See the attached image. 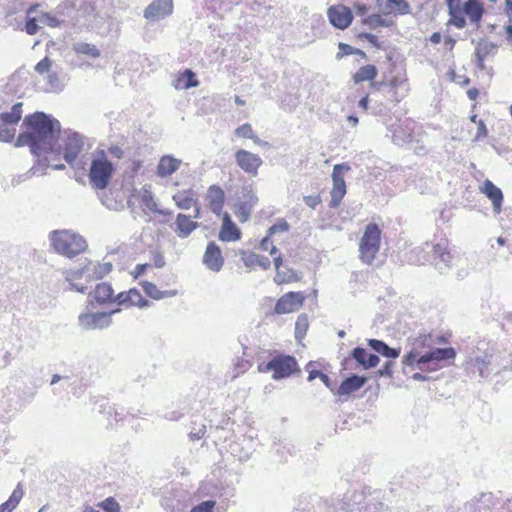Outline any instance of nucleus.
<instances>
[{
	"instance_id": "47",
	"label": "nucleus",
	"mask_w": 512,
	"mask_h": 512,
	"mask_svg": "<svg viewBox=\"0 0 512 512\" xmlns=\"http://www.w3.org/2000/svg\"><path fill=\"white\" fill-rule=\"evenodd\" d=\"M79 325L84 329H93L96 326V313H82L79 315Z\"/></svg>"
},
{
	"instance_id": "2",
	"label": "nucleus",
	"mask_w": 512,
	"mask_h": 512,
	"mask_svg": "<svg viewBox=\"0 0 512 512\" xmlns=\"http://www.w3.org/2000/svg\"><path fill=\"white\" fill-rule=\"evenodd\" d=\"M449 14L448 24L463 29L470 24L479 25L485 14L484 3L481 0H446Z\"/></svg>"
},
{
	"instance_id": "55",
	"label": "nucleus",
	"mask_w": 512,
	"mask_h": 512,
	"mask_svg": "<svg viewBox=\"0 0 512 512\" xmlns=\"http://www.w3.org/2000/svg\"><path fill=\"white\" fill-rule=\"evenodd\" d=\"M90 168H89V182L92 188L96 189V156L91 154L90 157Z\"/></svg>"
},
{
	"instance_id": "8",
	"label": "nucleus",
	"mask_w": 512,
	"mask_h": 512,
	"mask_svg": "<svg viewBox=\"0 0 512 512\" xmlns=\"http://www.w3.org/2000/svg\"><path fill=\"white\" fill-rule=\"evenodd\" d=\"M351 167L347 163L336 164L333 167L332 172V181L333 187L330 192L331 200L329 206L331 208H336L340 205L342 199L346 194V183L344 179V174L350 171Z\"/></svg>"
},
{
	"instance_id": "52",
	"label": "nucleus",
	"mask_w": 512,
	"mask_h": 512,
	"mask_svg": "<svg viewBox=\"0 0 512 512\" xmlns=\"http://www.w3.org/2000/svg\"><path fill=\"white\" fill-rule=\"evenodd\" d=\"M38 20L40 24L49 27H58L60 25L59 20L49 13H42L40 16H38Z\"/></svg>"
},
{
	"instance_id": "1",
	"label": "nucleus",
	"mask_w": 512,
	"mask_h": 512,
	"mask_svg": "<svg viewBox=\"0 0 512 512\" xmlns=\"http://www.w3.org/2000/svg\"><path fill=\"white\" fill-rule=\"evenodd\" d=\"M24 124L29 127L45 154L49 155L46 158L48 166L54 170L64 169V164L54 163L60 160L61 156V148L59 145H56L57 134L60 131L59 121L43 112H36L25 117Z\"/></svg>"
},
{
	"instance_id": "44",
	"label": "nucleus",
	"mask_w": 512,
	"mask_h": 512,
	"mask_svg": "<svg viewBox=\"0 0 512 512\" xmlns=\"http://www.w3.org/2000/svg\"><path fill=\"white\" fill-rule=\"evenodd\" d=\"M72 50L78 55H87L92 58L96 57V48L94 45L86 42H76L72 45Z\"/></svg>"
},
{
	"instance_id": "36",
	"label": "nucleus",
	"mask_w": 512,
	"mask_h": 512,
	"mask_svg": "<svg viewBox=\"0 0 512 512\" xmlns=\"http://www.w3.org/2000/svg\"><path fill=\"white\" fill-rule=\"evenodd\" d=\"M369 346L377 353L387 357L395 359L399 356L400 350L389 347L381 340L370 339L368 341Z\"/></svg>"
},
{
	"instance_id": "41",
	"label": "nucleus",
	"mask_w": 512,
	"mask_h": 512,
	"mask_svg": "<svg viewBox=\"0 0 512 512\" xmlns=\"http://www.w3.org/2000/svg\"><path fill=\"white\" fill-rule=\"evenodd\" d=\"M38 5H33L27 10V18L25 22V31L28 35H35L39 30L38 17H31L32 13H35Z\"/></svg>"
},
{
	"instance_id": "60",
	"label": "nucleus",
	"mask_w": 512,
	"mask_h": 512,
	"mask_svg": "<svg viewBox=\"0 0 512 512\" xmlns=\"http://www.w3.org/2000/svg\"><path fill=\"white\" fill-rule=\"evenodd\" d=\"M303 200L305 204L312 209L321 203V197L319 195L305 196Z\"/></svg>"
},
{
	"instance_id": "19",
	"label": "nucleus",
	"mask_w": 512,
	"mask_h": 512,
	"mask_svg": "<svg viewBox=\"0 0 512 512\" xmlns=\"http://www.w3.org/2000/svg\"><path fill=\"white\" fill-rule=\"evenodd\" d=\"M288 229L289 225L287 221L284 219L279 220L277 223H275L273 226L269 228L267 236L263 238L260 242L259 249L263 252H269V254L273 256V259L275 258V256L280 255L278 253L276 246L274 245L272 237L276 233L287 232Z\"/></svg>"
},
{
	"instance_id": "18",
	"label": "nucleus",
	"mask_w": 512,
	"mask_h": 512,
	"mask_svg": "<svg viewBox=\"0 0 512 512\" xmlns=\"http://www.w3.org/2000/svg\"><path fill=\"white\" fill-rule=\"evenodd\" d=\"M173 0H153L144 10V17L148 20L163 19L173 13Z\"/></svg>"
},
{
	"instance_id": "29",
	"label": "nucleus",
	"mask_w": 512,
	"mask_h": 512,
	"mask_svg": "<svg viewBox=\"0 0 512 512\" xmlns=\"http://www.w3.org/2000/svg\"><path fill=\"white\" fill-rule=\"evenodd\" d=\"M194 216L179 213L176 217V233L179 237L185 238L189 236L197 227L198 223L193 220Z\"/></svg>"
},
{
	"instance_id": "39",
	"label": "nucleus",
	"mask_w": 512,
	"mask_h": 512,
	"mask_svg": "<svg viewBox=\"0 0 512 512\" xmlns=\"http://www.w3.org/2000/svg\"><path fill=\"white\" fill-rule=\"evenodd\" d=\"M22 106L23 104L21 102L14 104L10 112L0 114V120L5 124H17L22 116Z\"/></svg>"
},
{
	"instance_id": "25",
	"label": "nucleus",
	"mask_w": 512,
	"mask_h": 512,
	"mask_svg": "<svg viewBox=\"0 0 512 512\" xmlns=\"http://www.w3.org/2000/svg\"><path fill=\"white\" fill-rule=\"evenodd\" d=\"M378 75V69L373 64H366L361 66L351 77L354 84H359L365 81L370 82V86L374 89H379L381 83L375 82Z\"/></svg>"
},
{
	"instance_id": "20",
	"label": "nucleus",
	"mask_w": 512,
	"mask_h": 512,
	"mask_svg": "<svg viewBox=\"0 0 512 512\" xmlns=\"http://www.w3.org/2000/svg\"><path fill=\"white\" fill-rule=\"evenodd\" d=\"M203 264L213 272H219L224 265L221 248L214 242L208 243L203 254Z\"/></svg>"
},
{
	"instance_id": "53",
	"label": "nucleus",
	"mask_w": 512,
	"mask_h": 512,
	"mask_svg": "<svg viewBox=\"0 0 512 512\" xmlns=\"http://www.w3.org/2000/svg\"><path fill=\"white\" fill-rule=\"evenodd\" d=\"M242 260L244 264L251 269L257 268V253L255 252H243L242 253Z\"/></svg>"
},
{
	"instance_id": "7",
	"label": "nucleus",
	"mask_w": 512,
	"mask_h": 512,
	"mask_svg": "<svg viewBox=\"0 0 512 512\" xmlns=\"http://www.w3.org/2000/svg\"><path fill=\"white\" fill-rule=\"evenodd\" d=\"M118 302L117 294H114L112 286L109 283L103 282L98 284V306L107 305L106 308L100 309L98 307V328H103L109 325L111 315L117 313L114 311L115 303Z\"/></svg>"
},
{
	"instance_id": "37",
	"label": "nucleus",
	"mask_w": 512,
	"mask_h": 512,
	"mask_svg": "<svg viewBox=\"0 0 512 512\" xmlns=\"http://www.w3.org/2000/svg\"><path fill=\"white\" fill-rule=\"evenodd\" d=\"M432 251L434 257L439 258L445 263L451 262L452 255L449 248V241L447 239H442L440 242L436 243L433 246Z\"/></svg>"
},
{
	"instance_id": "17",
	"label": "nucleus",
	"mask_w": 512,
	"mask_h": 512,
	"mask_svg": "<svg viewBox=\"0 0 512 512\" xmlns=\"http://www.w3.org/2000/svg\"><path fill=\"white\" fill-rule=\"evenodd\" d=\"M118 302H114L115 308L114 311H120L121 306L131 307L137 306L139 308H144L149 305V301L146 300L136 288H132L127 292H120L117 294Z\"/></svg>"
},
{
	"instance_id": "43",
	"label": "nucleus",
	"mask_w": 512,
	"mask_h": 512,
	"mask_svg": "<svg viewBox=\"0 0 512 512\" xmlns=\"http://www.w3.org/2000/svg\"><path fill=\"white\" fill-rule=\"evenodd\" d=\"M309 328V321L306 314H300L297 317L296 323H295V337L297 339H302L305 337L307 331Z\"/></svg>"
},
{
	"instance_id": "57",
	"label": "nucleus",
	"mask_w": 512,
	"mask_h": 512,
	"mask_svg": "<svg viewBox=\"0 0 512 512\" xmlns=\"http://www.w3.org/2000/svg\"><path fill=\"white\" fill-rule=\"evenodd\" d=\"M358 37L360 39H365L367 40L373 47H375L376 49H381L382 48V43L379 41V39L377 38V36L371 34V33H360L358 35Z\"/></svg>"
},
{
	"instance_id": "28",
	"label": "nucleus",
	"mask_w": 512,
	"mask_h": 512,
	"mask_svg": "<svg viewBox=\"0 0 512 512\" xmlns=\"http://www.w3.org/2000/svg\"><path fill=\"white\" fill-rule=\"evenodd\" d=\"M181 165V160L171 156L164 155L160 158L159 163L157 165L156 171L157 175L164 178L172 175L176 172Z\"/></svg>"
},
{
	"instance_id": "46",
	"label": "nucleus",
	"mask_w": 512,
	"mask_h": 512,
	"mask_svg": "<svg viewBox=\"0 0 512 512\" xmlns=\"http://www.w3.org/2000/svg\"><path fill=\"white\" fill-rule=\"evenodd\" d=\"M339 52L337 53V59H341L344 56L348 55H358L361 58H366V53L363 50L353 48L351 45L346 43H339L338 45Z\"/></svg>"
},
{
	"instance_id": "3",
	"label": "nucleus",
	"mask_w": 512,
	"mask_h": 512,
	"mask_svg": "<svg viewBox=\"0 0 512 512\" xmlns=\"http://www.w3.org/2000/svg\"><path fill=\"white\" fill-rule=\"evenodd\" d=\"M54 250L65 257L73 258L84 252L88 244L78 233L72 230H55L49 233Z\"/></svg>"
},
{
	"instance_id": "6",
	"label": "nucleus",
	"mask_w": 512,
	"mask_h": 512,
	"mask_svg": "<svg viewBox=\"0 0 512 512\" xmlns=\"http://www.w3.org/2000/svg\"><path fill=\"white\" fill-rule=\"evenodd\" d=\"M455 355L456 352L451 347L435 348L423 355L413 349L403 357L402 363L404 366L423 370L425 365L430 362L454 359Z\"/></svg>"
},
{
	"instance_id": "49",
	"label": "nucleus",
	"mask_w": 512,
	"mask_h": 512,
	"mask_svg": "<svg viewBox=\"0 0 512 512\" xmlns=\"http://www.w3.org/2000/svg\"><path fill=\"white\" fill-rule=\"evenodd\" d=\"M52 65H53V61L48 56H46L35 65L34 70L39 75L48 74V73H50Z\"/></svg>"
},
{
	"instance_id": "16",
	"label": "nucleus",
	"mask_w": 512,
	"mask_h": 512,
	"mask_svg": "<svg viewBox=\"0 0 512 512\" xmlns=\"http://www.w3.org/2000/svg\"><path fill=\"white\" fill-rule=\"evenodd\" d=\"M84 140L81 135L76 132L67 133L66 138L64 139V160L72 165L78 154L83 150Z\"/></svg>"
},
{
	"instance_id": "35",
	"label": "nucleus",
	"mask_w": 512,
	"mask_h": 512,
	"mask_svg": "<svg viewBox=\"0 0 512 512\" xmlns=\"http://www.w3.org/2000/svg\"><path fill=\"white\" fill-rule=\"evenodd\" d=\"M140 285L146 295L155 300H160L176 295V291H160L154 283L149 281H143L140 283Z\"/></svg>"
},
{
	"instance_id": "64",
	"label": "nucleus",
	"mask_w": 512,
	"mask_h": 512,
	"mask_svg": "<svg viewBox=\"0 0 512 512\" xmlns=\"http://www.w3.org/2000/svg\"><path fill=\"white\" fill-rule=\"evenodd\" d=\"M443 43H444L445 49L451 52V51H453V49L455 47L456 40L454 38H452L451 36H447L444 38Z\"/></svg>"
},
{
	"instance_id": "48",
	"label": "nucleus",
	"mask_w": 512,
	"mask_h": 512,
	"mask_svg": "<svg viewBox=\"0 0 512 512\" xmlns=\"http://www.w3.org/2000/svg\"><path fill=\"white\" fill-rule=\"evenodd\" d=\"M104 512H120L121 508L119 503L113 497H108L98 504Z\"/></svg>"
},
{
	"instance_id": "59",
	"label": "nucleus",
	"mask_w": 512,
	"mask_h": 512,
	"mask_svg": "<svg viewBox=\"0 0 512 512\" xmlns=\"http://www.w3.org/2000/svg\"><path fill=\"white\" fill-rule=\"evenodd\" d=\"M14 132L15 130H11L4 125H0V141L10 142L14 137Z\"/></svg>"
},
{
	"instance_id": "63",
	"label": "nucleus",
	"mask_w": 512,
	"mask_h": 512,
	"mask_svg": "<svg viewBox=\"0 0 512 512\" xmlns=\"http://www.w3.org/2000/svg\"><path fill=\"white\" fill-rule=\"evenodd\" d=\"M257 260H258L257 267L264 269V270L270 268L271 261L268 257H266L264 255L257 254Z\"/></svg>"
},
{
	"instance_id": "9",
	"label": "nucleus",
	"mask_w": 512,
	"mask_h": 512,
	"mask_svg": "<svg viewBox=\"0 0 512 512\" xmlns=\"http://www.w3.org/2000/svg\"><path fill=\"white\" fill-rule=\"evenodd\" d=\"M236 165L249 177H256L263 165L262 158L246 149H238L234 154Z\"/></svg>"
},
{
	"instance_id": "42",
	"label": "nucleus",
	"mask_w": 512,
	"mask_h": 512,
	"mask_svg": "<svg viewBox=\"0 0 512 512\" xmlns=\"http://www.w3.org/2000/svg\"><path fill=\"white\" fill-rule=\"evenodd\" d=\"M235 135L240 138L251 139L255 144H260L261 141L254 133V130L249 123H245L235 129Z\"/></svg>"
},
{
	"instance_id": "10",
	"label": "nucleus",
	"mask_w": 512,
	"mask_h": 512,
	"mask_svg": "<svg viewBox=\"0 0 512 512\" xmlns=\"http://www.w3.org/2000/svg\"><path fill=\"white\" fill-rule=\"evenodd\" d=\"M305 300L306 294L302 291L287 292L276 301L274 313L277 315L294 313L303 307Z\"/></svg>"
},
{
	"instance_id": "33",
	"label": "nucleus",
	"mask_w": 512,
	"mask_h": 512,
	"mask_svg": "<svg viewBox=\"0 0 512 512\" xmlns=\"http://www.w3.org/2000/svg\"><path fill=\"white\" fill-rule=\"evenodd\" d=\"M199 85L195 73L190 69H185L174 80V87L178 90L189 89Z\"/></svg>"
},
{
	"instance_id": "22",
	"label": "nucleus",
	"mask_w": 512,
	"mask_h": 512,
	"mask_svg": "<svg viewBox=\"0 0 512 512\" xmlns=\"http://www.w3.org/2000/svg\"><path fill=\"white\" fill-rule=\"evenodd\" d=\"M283 260L281 255H277L274 258V266H275V276H274V282L277 285L282 284H290L294 282L300 281L299 274L291 268H284L282 269Z\"/></svg>"
},
{
	"instance_id": "23",
	"label": "nucleus",
	"mask_w": 512,
	"mask_h": 512,
	"mask_svg": "<svg viewBox=\"0 0 512 512\" xmlns=\"http://www.w3.org/2000/svg\"><path fill=\"white\" fill-rule=\"evenodd\" d=\"M133 196L137 199L145 213H160L150 185H144L139 191L133 194Z\"/></svg>"
},
{
	"instance_id": "45",
	"label": "nucleus",
	"mask_w": 512,
	"mask_h": 512,
	"mask_svg": "<svg viewBox=\"0 0 512 512\" xmlns=\"http://www.w3.org/2000/svg\"><path fill=\"white\" fill-rule=\"evenodd\" d=\"M504 13L507 16V24L504 26L506 39L512 44V0H506Z\"/></svg>"
},
{
	"instance_id": "38",
	"label": "nucleus",
	"mask_w": 512,
	"mask_h": 512,
	"mask_svg": "<svg viewBox=\"0 0 512 512\" xmlns=\"http://www.w3.org/2000/svg\"><path fill=\"white\" fill-rule=\"evenodd\" d=\"M84 273H85L84 269H81V270H67L65 272V279H66L67 282H69L71 290H75V291L80 292V293H85L86 292V290H87L86 286H84L82 284L80 285V284L74 282L75 280L81 279L82 276L84 275Z\"/></svg>"
},
{
	"instance_id": "31",
	"label": "nucleus",
	"mask_w": 512,
	"mask_h": 512,
	"mask_svg": "<svg viewBox=\"0 0 512 512\" xmlns=\"http://www.w3.org/2000/svg\"><path fill=\"white\" fill-rule=\"evenodd\" d=\"M366 381L367 379L365 377L357 375L350 376L342 381L336 391V394L339 396L349 395L363 387Z\"/></svg>"
},
{
	"instance_id": "4",
	"label": "nucleus",
	"mask_w": 512,
	"mask_h": 512,
	"mask_svg": "<svg viewBox=\"0 0 512 512\" xmlns=\"http://www.w3.org/2000/svg\"><path fill=\"white\" fill-rule=\"evenodd\" d=\"M382 230L375 223L366 225L359 242V258L365 264H372L381 247Z\"/></svg>"
},
{
	"instance_id": "62",
	"label": "nucleus",
	"mask_w": 512,
	"mask_h": 512,
	"mask_svg": "<svg viewBox=\"0 0 512 512\" xmlns=\"http://www.w3.org/2000/svg\"><path fill=\"white\" fill-rule=\"evenodd\" d=\"M250 366L251 364L249 363V361L244 359L238 360V362L235 365V369L237 370L235 376H237L239 373L245 372L250 368Z\"/></svg>"
},
{
	"instance_id": "24",
	"label": "nucleus",
	"mask_w": 512,
	"mask_h": 512,
	"mask_svg": "<svg viewBox=\"0 0 512 512\" xmlns=\"http://www.w3.org/2000/svg\"><path fill=\"white\" fill-rule=\"evenodd\" d=\"M221 217L222 225L218 235L219 239L223 242L238 241L241 238V231L233 222L231 216L228 213H224Z\"/></svg>"
},
{
	"instance_id": "14",
	"label": "nucleus",
	"mask_w": 512,
	"mask_h": 512,
	"mask_svg": "<svg viewBox=\"0 0 512 512\" xmlns=\"http://www.w3.org/2000/svg\"><path fill=\"white\" fill-rule=\"evenodd\" d=\"M258 200L256 193L252 189L243 192L242 199L235 206V215L241 222H246L250 218L258 204Z\"/></svg>"
},
{
	"instance_id": "15",
	"label": "nucleus",
	"mask_w": 512,
	"mask_h": 512,
	"mask_svg": "<svg viewBox=\"0 0 512 512\" xmlns=\"http://www.w3.org/2000/svg\"><path fill=\"white\" fill-rule=\"evenodd\" d=\"M327 15L330 23L341 30L349 27L353 21V14L351 10L341 4L331 6L327 11Z\"/></svg>"
},
{
	"instance_id": "11",
	"label": "nucleus",
	"mask_w": 512,
	"mask_h": 512,
	"mask_svg": "<svg viewBox=\"0 0 512 512\" xmlns=\"http://www.w3.org/2000/svg\"><path fill=\"white\" fill-rule=\"evenodd\" d=\"M225 203L226 195L222 187L217 184L210 185L204 195L205 207L213 214L222 216Z\"/></svg>"
},
{
	"instance_id": "56",
	"label": "nucleus",
	"mask_w": 512,
	"mask_h": 512,
	"mask_svg": "<svg viewBox=\"0 0 512 512\" xmlns=\"http://www.w3.org/2000/svg\"><path fill=\"white\" fill-rule=\"evenodd\" d=\"M151 264L149 263H145V264H138L135 266V268L130 271V275L134 278V279H138L139 277H141L142 275H144L147 270L149 268H151Z\"/></svg>"
},
{
	"instance_id": "61",
	"label": "nucleus",
	"mask_w": 512,
	"mask_h": 512,
	"mask_svg": "<svg viewBox=\"0 0 512 512\" xmlns=\"http://www.w3.org/2000/svg\"><path fill=\"white\" fill-rule=\"evenodd\" d=\"M488 135V130L483 120H479L477 122V134L475 136L476 140L485 138Z\"/></svg>"
},
{
	"instance_id": "12",
	"label": "nucleus",
	"mask_w": 512,
	"mask_h": 512,
	"mask_svg": "<svg viewBox=\"0 0 512 512\" xmlns=\"http://www.w3.org/2000/svg\"><path fill=\"white\" fill-rule=\"evenodd\" d=\"M172 199L179 209L189 210L194 207V219L201 218V208L197 205V192L193 187L178 190L173 194Z\"/></svg>"
},
{
	"instance_id": "54",
	"label": "nucleus",
	"mask_w": 512,
	"mask_h": 512,
	"mask_svg": "<svg viewBox=\"0 0 512 512\" xmlns=\"http://www.w3.org/2000/svg\"><path fill=\"white\" fill-rule=\"evenodd\" d=\"M321 379V381L327 386L330 387V378L327 374L319 371V370H310L308 374V381H313L314 379Z\"/></svg>"
},
{
	"instance_id": "58",
	"label": "nucleus",
	"mask_w": 512,
	"mask_h": 512,
	"mask_svg": "<svg viewBox=\"0 0 512 512\" xmlns=\"http://www.w3.org/2000/svg\"><path fill=\"white\" fill-rule=\"evenodd\" d=\"M206 431L204 424H201L198 428L194 427L189 434L190 439L193 441L200 440L205 436Z\"/></svg>"
},
{
	"instance_id": "32",
	"label": "nucleus",
	"mask_w": 512,
	"mask_h": 512,
	"mask_svg": "<svg viewBox=\"0 0 512 512\" xmlns=\"http://www.w3.org/2000/svg\"><path fill=\"white\" fill-rule=\"evenodd\" d=\"M352 357L365 369L376 367L379 363V357L369 353L361 347H356L352 351Z\"/></svg>"
},
{
	"instance_id": "27",
	"label": "nucleus",
	"mask_w": 512,
	"mask_h": 512,
	"mask_svg": "<svg viewBox=\"0 0 512 512\" xmlns=\"http://www.w3.org/2000/svg\"><path fill=\"white\" fill-rule=\"evenodd\" d=\"M114 172V167L104 157L103 151H98V189L105 188Z\"/></svg>"
},
{
	"instance_id": "34",
	"label": "nucleus",
	"mask_w": 512,
	"mask_h": 512,
	"mask_svg": "<svg viewBox=\"0 0 512 512\" xmlns=\"http://www.w3.org/2000/svg\"><path fill=\"white\" fill-rule=\"evenodd\" d=\"M26 145L30 146L31 153L36 156L45 154V152L41 148L40 144L34 138L31 131L20 134L15 143L16 147H21V146H26Z\"/></svg>"
},
{
	"instance_id": "40",
	"label": "nucleus",
	"mask_w": 512,
	"mask_h": 512,
	"mask_svg": "<svg viewBox=\"0 0 512 512\" xmlns=\"http://www.w3.org/2000/svg\"><path fill=\"white\" fill-rule=\"evenodd\" d=\"M23 496V491L19 486L12 492L10 498L0 505V512H12L19 504Z\"/></svg>"
},
{
	"instance_id": "30",
	"label": "nucleus",
	"mask_w": 512,
	"mask_h": 512,
	"mask_svg": "<svg viewBox=\"0 0 512 512\" xmlns=\"http://www.w3.org/2000/svg\"><path fill=\"white\" fill-rule=\"evenodd\" d=\"M498 51V46L488 39H482L478 42L475 55L477 57L479 66L483 67V62L492 56H495Z\"/></svg>"
},
{
	"instance_id": "51",
	"label": "nucleus",
	"mask_w": 512,
	"mask_h": 512,
	"mask_svg": "<svg viewBox=\"0 0 512 512\" xmlns=\"http://www.w3.org/2000/svg\"><path fill=\"white\" fill-rule=\"evenodd\" d=\"M216 502L213 500H206L194 506L190 512H214Z\"/></svg>"
},
{
	"instance_id": "5",
	"label": "nucleus",
	"mask_w": 512,
	"mask_h": 512,
	"mask_svg": "<svg viewBox=\"0 0 512 512\" xmlns=\"http://www.w3.org/2000/svg\"><path fill=\"white\" fill-rule=\"evenodd\" d=\"M260 372H271L275 380L288 378L293 374L299 373L300 369L295 357L286 354H277L267 363L259 364Z\"/></svg>"
},
{
	"instance_id": "13",
	"label": "nucleus",
	"mask_w": 512,
	"mask_h": 512,
	"mask_svg": "<svg viewBox=\"0 0 512 512\" xmlns=\"http://www.w3.org/2000/svg\"><path fill=\"white\" fill-rule=\"evenodd\" d=\"M410 92L406 77H392L387 83V98L393 104L400 103Z\"/></svg>"
},
{
	"instance_id": "50",
	"label": "nucleus",
	"mask_w": 512,
	"mask_h": 512,
	"mask_svg": "<svg viewBox=\"0 0 512 512\" xmlns=\"http://www.w3.org/2000/svg\"><path fill=\"white\" fill-rule=\"evenodd\" d=\"M116 256H118V252H111L109 255L103 258V264L101 265V274H107L112 270L113 261L116 260Z\"/></svg>"
},
{
	"instance_id": "26",
	"label": "nucleus",
	"mask_w": 512,
	"mask_h": 512,
	"mask_svg": "<svg viewBox=\"0 0 512 512\" xmlns=\"http://www.w3.org/2000/svg\"><path fill=\"white\" fill-rule=\"evenodd\" d=\"M480 192L486 195L492 202L493 210L499 214L502 209L503 193L492 181L485 180L480 187Z\"/></svg>"
},
{
	"instance_id": "21",
	"label": "nucleus",
	"mask_w": 512,
	"mask_h": 512,
	"mask_svg": "<svg viewBox=\"0 0 512 512\" xmlns=\"http://www.w3.org/2000/svg\"><path fill=\"white\" fill-rule=\"evenodd\" d=\"M379 10L384 15H407L411 12L406 0H377Z\"/></svg>"
}]
</instances>
